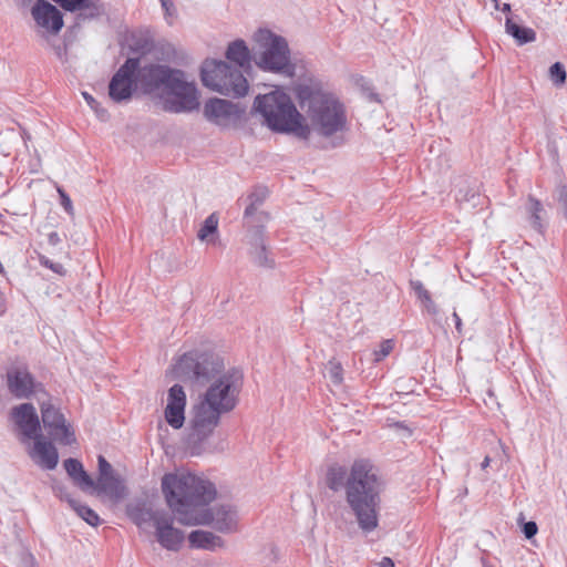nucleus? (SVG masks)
<instances>
[{"instance_id":"nucleus-1","label":"nucleus","mask_w":567,"mask_h":567,"mask_svg":"<svg viewBox=\"0 0 567 567\" xmlns=\"http://www.w3.org/2000/svg\"><path fill=\"white\" fill-rule=\"evenodd\" d=\"M182 381L209 383L199 401L192 408L187 444L192 454H199L202 445L214 433L220 416L233 411L243 386V373L237 369L224 371L223 360L208 352L189 351L183 354L172 370Z\"/></svg>"},{"instance_id":"nucleus-2","label":"nucleus","mask_w":567,"mask_h":567,"mask_svg":"<svg viewBox=\"0 0 567 567\" xmlns=\"http://www.w3.org/2000/svg\"><path fill=\"white\" fill-rule=\"evenodd\" d=\"M162 489L179 524L213 525L220 533L236 530L237 512L231 505L206 508L216 497V488L212 482L189 472L177 471L163 476Z\"/></svg>"},{"instance_id":"nucleus-3","label":"nucleus","mask_w":567,"mask_h":567,"mask_svg":"<svg viewBox=\"0 0 567 567\" xmlns=\"http://www.w3.org/2000/svg\"><path fill=\"white\" fill-rule=\"evenodd\" d=\"M327 486L333 492L344 488L346 502L363 533L369 534L377 529L384 486L370 461H354L349 473L343 466H330L327 472Z\"/></svg>"},{"instance_id":"nucleus-4","label":"nucleus","mask_w":567,"mask_h":567,"mask_svg":"<svg viewBox=\"0 0 567 567\" xmlns=\"http://www.w3.org/2000/svg\"><path fill=\"white\" fill-rule=\"evenodd\" d=\"M135 85L144 94L158 96L163 110L169 113H190L198 110V91L193 81H188L184 71L165 64L137 66Z\"/></svg>"},{"instance_id":"nucleus-5","label":"nucleus","mask_w":567,"mask_h":567,"mask_svg":"<svg viewBox=\"0 0 567 567\" xmlns=\"http://www.w3.org/2000/svg\"><path fill=\"white\" fill-rule=\"evenodd\" d=\"M297 97L309 121V135L313 132L322 137H331L346 130L344 106L333 94L309 85H299Z\"/></svg>"},{"instance_id":"nucleus-6","label":"nucleus","mask_w":567,"mask_h":567,"mask_svg":"<svg viewBox=\"0 0 567 567\" xmlns=\"http://www.w3.org/2000/svg\"><path fill=\"white\" fill-rule=\"evenodd\" d=\"M254 112L264 118V123L274 132L290 133L308 140L309 130L303 116L298 112L290 96L275 90L258 95L254 102Z\"/></svg>"},{"instance_id":"nucleus-7","label":"nucleus","mask_w":567,"mask_h":567,"mask_svg":"<svg viewBox=\"0 0 567 567\" xmlns=\"http://www.w3.org/2000/svg\"><path fill=\"white\" fill-rule=\"evenodd\" d=\"M254 40L255 59L260 69L286 76L295 75L296 68L290 61V50L284 37L268 29H259Z\"/></svg>"},{"instance_id":"nucleus-8","label":"nucleus","mask_w":567,"mask_h":567,"mask_svg":"<svg viewBox=\"0 0 567 567\" xmlns=\"http://www.w3.org/2000/svg\"><path fill=\"white\" fill-rule=\"evenodd\" d=\"M200 78L206 87L227 96H244L249 89L241 71L224 61L206 60L202 65Z\"/></svg>"},{"instance_id":"nucleus-9","label":"nucleus","mask_w":567,"mask_h":567,"mask_svg":"<svg viewBox=\"0 0 567 567\" xmlns=\"http://www.w3.org/2000/svg\"><path fill=\"white\" fill-rule=\"evenodd\" d=\"M37 37L47 45H55L54 38L64 27L63 13L48 0H37L30 10Z\"/></svg>"},{"instance_id":"nucleus-10","label":"nucleus","mask_w":567,"mask_h":567,"mask_svg":"<svg viewBox=\"0 0 567 567\" xmlns=\"http://www.w3.org/2000/svg\"><path fill=\"white\" fill-rule=\"evenodd\" d=\"M40 409L43 426L53 441L62 445L75 443L74 431L59 408L50 402H42Z\"/></svg>"},{"instance_id":"nucleus-11","label":"nucleus","mask_w":567,"mask_h":567,"mask_svg":"<svg viewBox=\"0 0 567 567\" xmlns=\"http://www.w3.org/2000/svg\"><path fill=\"white\" fill-rule=\"evenodd\" d=\"M10 419L21 443L30 445L31 440L41 435L40 420L33 404L22 403L13 406Z\"/></svg>"},{"instance_id":"nucleus-12","label":"nucleus","mask_w":567,"mask_h":567,"mask_svg":"<svg viewBox=\"0 0 567 567\" xmlns=\"http://www.w3.org/2000/svg\"><path fill=\"white\" fill-rule=\"evenodd\" d=\"M140 64L137 58H128L112 76L109 84V95L114 102L130 100L135 84V72Z\"/></svg>"},{"instance_id":"nucleus-13","label":"nucleus","mask_w":567,"mask_h":567,"mask_svg":"<svg viewBox=\"0 0 567 567\" xmlns=\"http://www.w3.org/2000/svg\"><path fill=\"white\" fill-rule=\"evenodd\" d=\"M244 114V109L238 103H233L223 99H210L205 103V117L219 126H227L231 122L238 121Z\"/></svg>"},{"instance_id":"nucleus-14","label":"nucleus","mask_w":567,"mask_h":567,"mask_svg":"<svg viewBox=\"0 0 567 567\" xmlns=\"http://www.w3.org/2000/svg\"><path fill=\"white\" fill-rule=\"evenodd\" d=\"M6 381L9 392L16 399H29L38 392L40 384H37L32 374L24 367H11L7 370Z\"/></svg>"},{"instance_id":"nucleus-15","label":"nucleus","mask_w":567,"mask_h":567,"mask_svg":"<svg viewBox=\"0 0 567 567\" xmlns=\"http://www.w3.org/2000/svg\"><path fill=\"white\" fill-rule=\"evenodd\" d=\"M186 393L181 384H174L167 392V404L164 410L165 421L175 430L185 423Z\"/></svg>"},{"instance_id":"nucleus-16","label":"nucleus","mask_w":567,"mask_h":567,"mask_svg":"<svg viewBox=\"0 0 567 567\" xmlns=\"http://www.w3.org/2000/svg\"><path fill=\"white\" fill-rule=\"evenodd\" d=\"M33 444L29 447L28 454L31 460L44 470H54L59 462V454L55 446L47 441L43 435L32 440Z\"/></svg>"},{"instance_id":"nucleus-17","label":"nucleus","mask_w":567,"mask_h":567,"mask_svg":"<svg viewBox=\"0 0 567 567\" xmlns=\"http://www.w3.org/2000/svg\"><path fill=\"white\" fill-rule=\"evenodd\" d=\"M155 529L156 539L162 547L173 551L181 548L185 535L181 529L173 526V520L166 513L156 522Z\"/></svg>"},{"instance_id":"nucleus-18","label":"nucleus","mask_w":567,"mask_h":567,"mask_svg":"<svg viewBox=\"0 0 567 567\" xmlns=\"http://www.w3.org/2000/svg\"><path fill=\"white\" fill-rule=\"evenodd\" d=\"M525 214L529 226L539 235H544L549 224V216L544 204L529 195L525 203Z\"/></svg>"},{"instance_id":"nucleus-19","label":"nucleus","mask_w":567,"mask_h":567,"mask_svg":"<svg viewBox=\"0 0 567 567\" xmlns=\"http://www.w3.org/2000/svg\"><path fill=\"white\" fill-rule=\"evenodd\" d=\"M92 488H95L97 494H103L114 502H118L125 496V486L114 473L99 476Z\"/></svg>"},{"instance_id":"nucleus-20","label":"nucleus","mask_w":567,"mask_h":567,"mask_svg":"<svg viewBox=\"0 0 567 567\" xmlns=\"http://www.w3.org/2000/svg\"><path fill=\"white\" fill-rule=\"evenodd\" d=\"M128 517L140 527L143 528L148 523L156 525V522L165 514L164 511H153L145 504H130L126 507Z\"/></svg>"},{"instance_id":"nucleus-21","label":"nucleus","mask_w":567,"mask_h":567,"mask_svg":"<svg viewBox=\"0 0 567 567\" xmlns=\"http://www.w3.org/2000/svg\"><path fill=\"white\" fill-rule=\"evenodd\" d=\"M55 489L59 497L65 501L79 517H81L90 526L96 527L100 525L101 518L92 508L72 498L70 494L66 493L64 487L58 486Z\"/></svg>"},{"instance_id":"nucleus-22","label":"nucleus","mask_w":567,"mask_h":567,"mask_svg":"<svg viewBox=\"0 0 567 567\" xmlns=\"http://www.w3.org/2000/svg\"><path fill=\"white\" fill-rule=\"evenodd\" d=\"M63 466L72 480V482L82 491H86L94 486L93 478L85 472L82 463L76 458H66Z\"/></svg>"},{"instance_id":"nucleus-23","label":"nucleus","mask_w":567,"mask_h":567,"mask_svg":"<svg viewBox=\"0 0 567 567\" xmlns=\"http://www.w3.org/2000/svg\"><path fill=\"white\" fill-rule=\"evenodd\" d=\"M86 19H90L87 17V12L79 13L75 17L74 23L71 27L68 28V31H66V33L64 34V38H63V43L62 44L52 45V50H53L54 54L61 61H65L66 60L69 47L75 40L78 33L81 30L82 22L85 21Z\"/></svg>"},{"instance_id":"nucleus-24","label":"nucleus","mask_w":567,"mask_h":567,"mask_svg":"<svg viewBox=\"0 0 567 567\" xmlns=\"http://www.w3.org/2000/svg\"><path fill=\"white\" fill-rule=\"evenodd\" d=\"M188 542L190 547L202 548V549H215L216 547H220L223 545V540L219 536L213 534L207 530H193L188 535Z\"/></svg>"},{"instance_id":"nucleus-25","label":"nucleus","mask_w":567,"mask_h":567,"mask_svg":"<svg viewBox=\"0 0 567 567\" xmlns=\"http://www.w3.org/2000/svg\"><path fill=\"white\" fill-rule=\"evenodd\" d=\"M505 32L511 35L518 45H524L536 40V32L532 28L517 24L511 17L506 18Z\"/></svg>"},{"instance_id":"nucleus-26","label":"nucleus","mask_w":567,"mask_h":567,"mask_svg":"<svg viewBox=\"0 0 567 567\" xmlns=\"http://www.w3.org/2000/svg\"><path fill=\"white\" fill-rule=\"evenodd\" d=\"M226 58L239 68H245L250 63V51L245 41L236 40L228 45Z\"/></svg>"},{"instance_id":"nucleus-27","label":"nucleus","mask_w":567,"mask_h":567,"mask_svg":"<svg viewBox=\"0 0 567 567\" xmlns=\"http://www.w3.org/2000/svg\"><path fill=\"white\" fill-rule=\"evenodd\" d=\"M410 286L412 290L415 292L417 299L421 301L422 306L430 315H437L439 308L436 303L433 301L431 293L423 286L420 280H411Z\"/></svg>"},{"instance_id":"nucleus-28","label":"nucleus","mask_w":567,"mask_h":567,"mask_svg":"<svg viewBox=\"0 0 567 567\" xmlns=\"http://www.w3.org/2000/svg\"><path fill=\"white\" fill-rule=\"evenodd\" d=\"M268 196V189L265 186H257L254 190L248 195L247 200L248 205L245 209V217L252 216L258 207L265 202Z\"/></svg>"},{"instance_id":"nucleus-29","label":"nucleus","mask_w":567,"mask_h":567,"mask_svg":"<svg viewBox=\"0 0 567 567\" xmlns=\"http://www.w3.org/2000/svg\"><path fill=\"white\" fill-rule=\"evenodd\" d=\"M218 217L215 213L210 214L198 230L197 237L202 241H208V236L217 233Z\"/></svg>"},{"instance_id":"nucleus-30","label":"nucleus","mask_w":567,"mask_h":567,"mask_svg":"<svg viewBox=\"0 0 567 567\" xmlns=\"http://www.w3.org/2000/svg\"><path fill=\"white\" fill-rule=\"evenodd\" d=\"M251 255H252L255 262L258 264L259 266L271 267L272 262L267 257L266 247H265L261 236L256 237L255 248L251 251Z\"/></svg>"},{"instance_id":"nucleus-31","label":"nucleus","mask_w":567,"mask_h":567,"mask_svg":"<svg viewBox=\"0 0 567 567\" xmlns=\"http://www.w3.org/2000/svg\"><path fill=\"white\" fill-rule=\"evenodd\" d=\"M38 260L41 266L50 269L54 274H56L59 276H65L66 270L61 262H54L53 260H51L48 256H45L43 254H38Z\"/></svg>"},{"instance_id":"nucleus-32","label":"nucleus","mask_w":567,"mask_h":567,"mask_svg":"<svg viewBox=\"0 0 567 567\" xmlns=\"http://www.w3.org/2000/svg\"><path fill=\"white\" fill-rule=\"evenodd\" d=\"M549 76H550V80L556 85L564 84L565 81H566V70H565V66L560 62H555L549 68Z\"/></svg>"},{"instance_id":"nucleus-33","label":"nucleus","mask_w":567,"mask_h":567,"mask_svg":"<svg viewBox=\"0 0 567 567\" xmlns=\"http://www.w3.org/2000/svg\"><path fill=\"white\" fill-rule=\"evenodd\" d=\"M555 198L559 205V212L567 219V187L565 185L556 188Z\"/></svg>"},{"instance_id":"nucleus-34","label":"nucleus","mask_w":567,"mask_h":567,"mask_svg":"<svg viewBox=\"0 0 567 567\" xmlns=\"http://www.w3.org/2000/svg\"><path fill=\"white\" fill-rule=\"evenodd\" d=\"M394 342L391 339L381 342L378 350L374 351V361L379 362L388 357L393 350Z\"/></svg>"},{"instance_id":"nucleus-35","label":"nucleus","mask_w":567,"mask_h":567,"mask_svg":"<svg viewBox=\"0 0 567 567\" xmlns=\"http://www.w3.org/2000/svg\"><path fill=\"white\" fill-rule=\"evenodd\" d=\"M329 378L336 384L341 383V381H342V368H341V365L339 363H336V362H332V361L329 362Z\"/></svg>"},{"instance_id":"nucleus-36","label":"nucleus","mask_w":567,"mask_h":567,"mask_svg":"<svg viewBox=\"0 0 567 567\" xmlns=\"http://www.w3.org/2000/svg\"><path fill=\"white\" fill-rule=\"evenodd\" d=\"M58 193L60 195L62 207L65 209V212L68 214L73 215L74 214L73 205H72V200L69 197V195L62 188H58Z\"/></svg>"},{"instance_id":"nucleus-37","label":"nucleus","mask_w":567,"mask_h":567,"mask_svg":"<svg viewBox=\"0 0 567 567\" xmlns=\"http://www.w3.org/2000/svg\"><path fill=\"white\" fill-rule=\"evenodd\" d=\"M99 462V476L113 474L112 465L105 460L104 456L100 455L97 458Z\"/></svg>"},{"instance_id":"nucleus-38","label":"nucleus","mask_w":567,"mask_h":567,"mask_svg":"<svg viewBox=\"0 0 567 567\" xmlns=\"http://www.w3.org/2000/svg\"><path fill=\"white\" fill-rule=\"evenodd\" d=\"M163 10L165 11V18L168 20L169 18L176 17V9L174 2L172 0H159Z\"/></svg>"},{"instance_id":"nucleus-39","label":"nucleus","mask_w":567,"mask_h":567,"mask_svg":"<svg viewBox=\"0 0 567 567\" xmlns=\"http://www.w3.org/2000/svg\"><path fill=\"white\" fill-rule=\"evenodd\" d=\"M537 524L533 520L524 523L523 525V533L527 539L533 538L537 534Z\"/></svg>"},{"instance_id":"nucleus-40","label":"nucleus","mask_w":567,"mask_h":567,"mask_svg":"<svg viewBox=\"0 0 567 567\" xmlns=\"http://www.w3.org/2000/svg\"><path fill=\"white\" fill-rule=\"evenodd\" d=\"M47 240H48V244L54 248L58 247L62 243V239L56 231L49 233L47 236Z\"/></svg>"},{"instance_id":"nucleus-41","label":"nucleus","mask_w":567,"mask_h":567,"mask_svg":"<svg viewBox=\"0 0 567 567\" xmlns=\"http://www.w3.org/2000/svg\"><path fill=\"white\" fill-rule=\"evenodd\" d=\"M95 114L97 115V117L101 120V121H106L109 118V113L105 109L101 107L100 106V103L97 102V105L95 109H92Z\"/></svg>"},{"instance_id":"nucleus-42","label":"nucleus","mask_w":567,"mask_h":567,"mask_svg":"<svg viewBox=\"0 0 567 567\" xmlns=\"http://www.w3.org/2000/svg\"><path fill=\"white\" fill-rule=\"evenodd\" d=\"M82 95L91 109L96 107L97 101L91 94H89L87 92H83Z\"/></svg>"},{"instance_id":"nucleus-43","label":"nucleus","mask_w":567,"mask_h":567,"mask_svg":"<svg viewBox=\"0 0 567 567\" xmlns=\"http://www.w3.org/2000/svg\"><path fill=\"white\" fill-rule=\"evenodd\" d=\"M379 567H394V561L390 557H383L378 564Z\"/></svg>"},{"instance_id":"nucleus-44","label":"nucleus","mask_w":567,"mask_h":567,"mask_svg":"<svg viewBox=\"0 0 567 567\" xmlns=\"http://www.w3.org/2000/svg\"><path fill=\"white\" fill-rule=\"evenodd\" d=\"M452 316L455 321V328H456L457 332L461 333L462 332V319L460 318V316L456 312H453Z\"/></svg>"},{"instance_id":"nucleus-45","label":"nucleus","mask_w":567,"mask_h":567,"mask_svg":"<svg viewBox=\"0 0 567 567\" xmlns=\"http://www.w3.org/2000/svg\"><path fill=\"white\" fill-rule=\"evenodd\" d=\"M14 1L19 8H24L32 2V0H14Z\"/></svg>"},{"instance_id":"nucleus-46","label":"nucleus","mask_w":567,"mask_h":567,"mask_svg":"<svg viewBox=\"0 0 567 567\" xmlns=\"http://www.w3.org/2000/svg\"><path fill=\"white\" fill-rule=\"evenodd\" d=\"M491 463V458L489 456H485V458L483 460L482 464H481V467L482 470H485Z\"/></svg>"},{"instance_id":"nucleus-47","label":"nucleus","mask_w":567,"mask_h":567,"mask_svg":"<svg viewBox=\"0 0 567 567\" xmlns=\"http://www.w3.org/2000/svg\"><path fill=\"white\" fill-rule=\"evenodd\" d=\"M499 10H502L503 12H511V4L509 3H504L503 6H501Z\"/></svg>"},{"instance_id":"nucleus-48","label":"nucleus","mask_w":567,"mask_h":567,"mask_svg":"<svg viewBox=\"0 0 567 567\" xmlns=\"http://www.w3.org/2000/svg\"><path fill=\"white\" fill-rule=\"evenodd\" d=\"M491 1L494 3V8L496 10H499V8H501L499 1L498 0H491Z\"/></svg>"},{"instance_id":"nucleus-49","label":"nucleus","mask_w":567,"mask_h":567,"mask_svg":"<svg viewBox=\"0 0 567 567\" xmlns=\"http://www.w3.org/2000/svg\"><path fill=\"white\" fill-rule=\"evenodd\" d=\"M60 254L63 255L65 258H69V252L68 251L61 250Z\"/></svg>"}]
</instances>
